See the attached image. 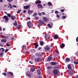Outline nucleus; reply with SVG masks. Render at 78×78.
Masks as SVG:
<instances>
[{
  "mask_svg": "<svg viewBox=\"0 0 78 78\" xmlns=\"http://www.w3.org/2000/svg\"><path fill=\"white\" fill-rule=\"evenodd\" d=\"M68 66V69L70 70L69 73V74L70 76H72L73 74V69L72 68L71 65L70 64Z\"/></svg>",
  "mask_w": 78,
  "mask_h": 78,
  "instance_id": "obj_1",
  "label": "nucleus"
},
{
  "mask_svg": "<svg viewBox=\"0 0 78 78\" xmlns=\"http://www.w3.org/2000/svg\"><path fill=\"white\" fill-rule=\"evenodd\" d=\"M14 23H13L15 27H17L18 28H19L21 26L20 25L17 24V22L16 20H14Z\"/></svg>",
  "mask_w": 78,
  "mask_h": 78,
  "instance_id": "obj_2",
  "label": "nucleus"
},
{
  "mask_svg": "<svg viewBox=\"0 0 78 78\" xmlns=\"http://www.w3.org/2000/svg\"><path fill=\"white\" fill-rule=\"evenodd\" d=\"M27 26L30 28H31L33 27V25L31 21H29L27 23Z\"/></svg>",
  "mask_w": 78,
  "mask_h": 78,
  "instance_id": "obj_3",
  "label": "nucleus"
},
{
  "mask_svg": "<svg viewBox=\"0 0 78 78\" xmlns=\"http://www.w3.org/2000/svg\"><path fill=\"white\" fill-rule=\"evenodd\" d=\"M45 52H47L48 51L50 50V48H49L48 46H46L44 48Z\"/></svg>",
  "mask_w": 78,
  "mask_h": 78,
  "instance_id": "obj_4",
  "label": "nucleus"
},
{
  "mask_svg": "<svg viewBox=\"0 0 78 78\" xmlns=\"http://www.w3.org/2000/svg\"><path fill=\"white\" fill-rule=\"evenodd\" d=\"M38 23L39 25H42L44 23L42 20H40L38 21Z\"/></svg>",
  "mask_w": 78,
  "mask_h": 78,
  "instance_id": "obj_5",
  "label": "nucleus"
},
{
  "mask_svg": "<svg viewBox=\"0 0 78 78\" xmlns=\"http://www.w3.org/2000/svg\"><path fill=\"white\" fill-rule=\"evenodd\" d=\"M53 73L55 74V75H57L58 73V71L57 70V69H54L53 70Z\"/></svg>",
  "mask_w": 78,
  "mask_h": 78,
  "instance_id": "obj_6",
  "label": "nucleus"
},
{
  "mask_svg": "<svg viewBox=\"0 0 78 78\" xmlns=\"http://www.w3.org/2000/svg\"><path fill=\"white\" fill-rule=\"evenodd\" d=\"M23 8L25 9H30V7L29 5H26L23 6Z\"/></svg>",
  "mask_w": 78,
  "mask_h": 78,
  "instance_id": "obj_7",
  "label": "nucleus"
},
{
  "mask_svg": "<svg viewBox=\"0 0 78 78\" xmlns=\"http://www.w3.org/2000/svg\"><path fill=\"white\" fill-rule=\"evenodd\" d=\"M27 12L28 14H29V15H30V14H32V13L33 12L32 10H30V9H28Z\"/></svg>",
  "mask_w": 78,
  "mask_h": 78,
  "instance_id": "obj_8",
  "label": "nucleus"
},
{
  "mask_svg": "<svg viewBox=\"0 0 78 78\" xmlns=\"http://www.w3.org/2000/svg\"><path fill=\"white\" fill-rule=\"evenodd\" d=\"M36 55L38 57H41L42 56V54L40 53H37L36 54Z\"/></svg>",
  "mask_w": 78,
  "mask_h": 78,
  "instance_id": "obj_9",
  "label": "nucleus"
},
{
  "mask_svg": "<svg viewBox=\"0 0 78 78\" xmlns=\"http://www.w3.org/2000/svg\"><path fill=\"white\" fill-rule=\"evenodd\" d=\"M35 70H36V68H34V67H32L31 68L30 70L31 72H33Z\"/></svg>",
  "mask_w": 78,
  "mask_h": 78,
  "instance_id": "obj_10",
  "label": "nucleus"
},
{
  "mask_svg": "<svg viewBox=\"0 0 78 78\" xmlns=\"http://www.w3.org/2000/svg\"><path fill=\"white\" fill-rule=\"evenodd\" d=\"M3 19H5V20H9V18L7 16H4L3 17Z\"/></svg>",
  "mask_w": 78,
  "mask_h": 78,
  "instance_id": "obj_11",
  "label": "nucleus"
},
{
  "mask_svg": "<svg viewBox=\"0 0 78 78\" xmlns=\"http://www.w3.org/2000/svg\"><path fill=\"white\" fill-rule=\"evenodd\" d=\"M58 37H59V36H58V35L55 34L54 35V38L55 39H58Z\"/></svg>",
  "mask_w": 78,
  "mask_h": 78,
  "instance_id": "obj_12",
  "label": "nucleus"
},
{
  "mask_svg": "<svg viewBox=\"0 0 78 78\" xmlns=\"http://www.w3.org/2000/svg\"><path fill=\"white\" fill-rule=\"evenodd\" d=\"M26 75H27V76L29 78H31V75L30 74V73H26Z\"/></svg>",
  "mask_w": 78,
  "mask_h": 78,
  "instance_id": "obj_13",
  "label": "nucleus"
},
{
  "mask_svg": "<svg viewBox=\"0 0 78 78\" xmlns=\"http://www.w3.org/2000/svg\"><path fill=\"white\" fill-rule=\"evenodd\" d=\"M37 6H38V8H43V6H42V5L40 4H38L37 5Z\"/></svg>",
  "mask_w": 78,
  "mask_h": 78,
  "instance_id": "obj_14",
  "label": "nucleus"
},
{
  "mask_svg": "<svg viewBox=\"0 0 78 78\" xmlns=\"http://www.w3.org/2000/svg\"><path fill=\"white\" fill-rule=\"evenodd\" d=\"M11 19L12 20H15L16 19V17L15 16H14L13 15L11 17Z\"/></svg>",
  "mask_w": 78,
  "mask_h": 78,
  "instance_id": "obj_15",
  "label": "nucleus"
},
{
  "mask_svg": "<svg viewBox=\"0 0 78 78\" xmlns=\"http://www.w3.org/2000/svg\"><path fill=\"white\" fill-rule=\"evenodd\" d=\"M42 3V2L40 0L37 1L35 2V4H36V5L38 4V3Z\"/></svg>",
  "mask_w": 78,
  "mask_h": 78,
  "instance_id": "obj_16",
  "label": "nucleus"
},
{
  "mask_svg": "<svg viewBox=\"0 0 78 78\" xmlns=\"http://www.w3.org/2000/svg\"><path fill=\"white\" fill-rule=\"evenodd\" d=\"M42 61V58H38L36 61L37 62H40Z\"/></svg>",
  "mask_w": 78,
  "mask_h": 78,
  "instance_id": "obj_17",
  "label": "nucleus"
},
{
  "mask_svg": "<svg viewBox=\"0 0 78 78\" xmlns=\"http://www.w3.org/2000/svg\"><path fill=\"white\" fill-rule=\"evenodd\" d=\"M64 47H65V44L64 43H62V44L60 45V47L61 48H63Z\"/></svg>",
  "mask_w": 78,
  "mask_h": 78,
  "instance_id": "obj_18",
  "label": "nucleus"
},
{
  "mask_svg": "<svg viewBox=\"0 0 78 78\" xmlns=\"http://www.w3.org/2000/svg\"><path fill=\"white\" fill-rule=\"evenodd\" d=\"M52 59V58L50 57H48V58L47 59V61H51Z\"/></svg>",
  "mask_w": 78,
  "mask_h": 78,
  "instance_id": "obj_19",
  "label": "nucleus"
},
{
  "mask_svg": "<svg viewBox=\"0 0 78 78\" xmlns=\"http://www.w3.org/2000/svg\"><path fill=\"white\" fill-rule=\"evenodd\" d=\"M54 56H57L58 55H59V54L58 52H56L54 53Z\"/></svg>",
  "mask_w": 78,
  "mask_h": 78,
  "instance_id": "obj_20",
  "label": "nucleus"
},
{
  "mask_svg": "<svg viewBox=\"0 0 78 78\" xmlns=\"http://www.w3.org/2000/svg\"><path fill=\"white\" fill-rule=\"evenodd\" d=\"M2 38H3V39H4L5 38V39H8V36H5L4 35H2Z\"/></svg>",
  "mask_w": 78,
  "mask_h": 78,
  "instance_id": "obj_21",
  "label": "nucleus"
},
{
  "mask_svg": "<svg viewBox=\"0 0 78 78\" xmlns=\"http://www.w3.org/2000/svg\"><path fill=\"white\" fill-rule=\"evenodd\" d=\"M50 64L51 65H52V66H55L56 65V63L55 62H51Z\"/></svg>",
  "mask_w": 78,
  "mask_h": 78,
  "instance_id": "obj_22",
  "label": "nucleus"
},
{
  "mask_svg": "<svg viewBox=\"0 0 78 78\" xmlns=\"http://www.w3.org/2000/svg\"><path fill=\"white\" fill-rule=\"evenodd\" d=\"M1 22H4L5 23H6V22H8V20H2L1 21Z\"/></svg>",
  "mask_w": 78,
  "mask_h": 78,
  "instance_id": "obj_23",
  "label": "nucleus"
},
{
  "mask_svg": "<svg viewBox=\"0 0 78 78\" xmlns=\"http://www.w3.org/2000/svg\"><path fill=\"white\" fill-rule=\"evenodd\" d=\"M1 42H3V43H6V40L4 39V40H2L1 41Z\"/></svg>",
  "mask_w": 78,
  "mask_h": 78,
  "instance_id": "obj_24",
  "label": "nucleus"
},
{
  "mask_svg": "<svg viewBox=\"0 0 78 78\" xmlns=\"http://www.w3.org/2000/svg\"><path fill=\"white\" fill-rule=\"evenodd\" d=\"M65 61L66 62H69V61H70V58H66Z\"/></svg>",
  "mask_w": 78,
  "mask_h": 78,
  "instance_id": "obj_25",
  "label": "nucleus"
},
{
  "mask_svg": "<svg viewBox=\"0 0 78 78\" xmlns=\"http://www.w3.org/2000/svg\"><path fill=\"white\" fill-rule=\"evenodd\" d=\"M48 6H53L52 4H51V3L50 2H48Z\"/></svg>",
  "mask_w": 78,
  "mask_h": 78,
  "instance_id": "obj_26",
  "label": "nucleus"
},
{
  "mask_svg": "<svg viewBox=\"0 0 78 78\" xmlns=\"http://www.w3.org/2000/svg\"><path fill=\"white\" fill-rule=\"evenodd\" d=\"M0 51L1 52H3L5 51V49L4 48H2L0 49Z\"/></svg>",
  "mask_w": 78,
  "mask_h": 78,
  "instance_id": "obj_27",
  "label": "nucleus"
},
{
  "mask_svg": "<svg viewBox=\"0 0 78 78\" xmlns=\"http://www.w3.org/2000/svg\"><path fill=\"white\" fill-rule=\"evenodd\" d=\"M41 45L42 46L44 45V41H40V42Z\"/></svg>",
  "mask_w": 78,
  "mask_h": 78,
  "instance_id": "obj_28",
  "label": "nucleus"
},
{
  "mask_svg": "<svg viewBox=\"0 0 78 78\" xmlns=\"http://www.w3.org/2000/svg\"><path fill=\"white\" fill-rule=\"evenodd\" d=\"M42 19L43 20H47V17H42Z\"/></svg>",
  "mask_w": 78,
  "mask_h": 78,
  "instance_id": "obj_29",
  "label": "nucleus"
},
{
  "mask_svg": "<svg viewBox=\"0 0 78 78\" xmlns=\"http://www.w3.org/2000/svg\"><path fill=\"white\" fill-rule=\"evenodd\" d=\"M47 26L48 27L50 28H52V26L50 25V24H48L47 25Z\"/></svg>",
  "mask_w": 78,
  "mask_h": 78,
  "instance_id": "obj_30",
  "label": "nucleus"
},
{
  "mask_svg": "<svg viewBox=\"0 0 78 78\" xmlns=\"http://www.w3.org/2000/svg\"><path fill=\"white\" fill-rule=\"evenodd\" d=\"M9 6L10 8V9H12V6L11 5V3L9 4Z\"/></svg>",
  "mask_w": 78,
  "mask_h": 78,
  "instance_id": "obj_31",
  "label": "nucleus"
},
{
  "mask_svg": "<svg viewBox=\"0 0 78 78\" xmlns=\"http://www.w3.org/2000/svg\"><path fill=\"white\" fill-rule=\"evenodd\" d=\"M37 15V14L36 13H35L33 14V16L34 17H36V16Z\"/></svg>",
  "mask_w": 78,
  "mask_h": 78,
  "instance_id": "obj_32",
  "label": "nucleus"
},
{
  "mask_svg": "<svg viewBox=\"0 0 78 78\" xmlns=\"http://www.w3.org/2000/svg\"><path fill=\"white\" fill-rule=\"evenodd\" d=\"M20 11H22V9H20L18 10L17 12V13L18 14H19L20 13Z\"/></svg>",
  "mask_w": 78,
  "mask_h": 78,
  "instance_id": "obj_33",
  "label": "nucleus"
},
{
  "mask_svg": "<svg viewBox=\"0 0 78 78\" xmlns=\"http://www.w3.org/2000/svg\"><path fill=\"white\" fill-rule=\"evenodd\" d=\"M8 17H11V14L10 13H8L7 14Z\"/></svg>",
  "mask_w": 78,
  "mask_h": 78,
  "instance_id": "obj_34",
  "label": "nucleus"
},
{
  "mask_svg": "<svg viewBox=\"0 0 78 78\" xmlns=\"http://www.w3.org/2000/svg\"><path fill=\"white\" fill-rule=\"evenodd\" d=\"M8 74L11 75H12V76H13V73L11 72H8Z\"/></svg>",
  "mask_w": 78,
  "mask_h": 78,
  "instance_id": "obj_35",
  "label": "nucleus"
},
{
  "mask_svg": "<svg viewBox=\"0 0 78 78\" xmlns=\"http://www.w3.org/2000/svg\"><path fill=\"white\" fill-rule=\"evenodd\" d=\"M37 72L38 74V75H41V71L39 70H37Z\"/></svg>",
  "mask_w": 78,
  "mask_h": 78,
  "instance_id": "obj_36",
  "label": "nucleus"
},
{
  "mask_svg": "<svg viewBox=\"0 0 78 78\" xmlns=\"http://www.w3.org/2000/svg\"><path fill=\"white\" fill-rule=\"evenodd\" d=\"M3 53H0V57H2L3 56Z\"/></svg>",
  "mask_w": 78,
  "mask_h": 78,
  "instance_id": "obj_37",
  "label": "nucleus"
},
{
  "mask_svg": "<svg viewBox=\"0 0 78 78\" xmlns=\"http://www.w3.org/2000/svg\"><path fill=\"white\" fill-rule=\"evenodd\" d=\"M62 19H64L66 18V16H63L62 17Z\"/></svg>",
  "mask_w": 78,
  "mask_h": 78,
  "instance_id": "obj_38",
  "label": "nucleus"
},
{
  "mask_svg": "<svg viewBox=\"0 0 78 78\" xmlns=\"http://www.w3.org/2000/svg\"><path fill=\"white\" fill-rule=\"evenodd\" d=\"M6 45L7 46V47H9V46H10V44H9V43H8L7 44H6Z\"/></svg>",
  "mask_w": 78,
  "mask_h": 78,
  "instance_id": "obj_39",
  "label": "nucleus"
},
{
  "mask_svg": "<svg viewBox=\"0 0 78 78\" xmlns=\"http://www.w3.org/2000/svg\"><path fill=\"white\" fill-rule=\"evenodd\" d=\"M74 63L75 64H78V62H74Z\"/></svg>",
  "mask_w": 78,
  "mask_h": 78,
  "instance_id": "obj_40",
  "label": "nucleus"
},
{
  "mask_svg": "<svg viewBox=\"0 0 78 78\" xmlns=\"http://www.w3.org/2000/svg\"><path fill=\"white\" fill-rule=\"evenodd\" d=\"M51 68H52V67H51V66L48 67V69H51Z\"/></svg>",
  "mask_w": 78,
  "mask_h": 78,
  "instance_id": "obj_41",
  "label": "nucleus"
},
{
  "mask_svg": "<svg viewBox=\"0 0 78 78\" xmlns=\"http://www.w3.org/2000/svg\"><path fill=\"white\" fill-rule=\"evenodd\" d=\"M55 14H57L59 13V12L58 11H55Z\"/></svg>",
  "mask_w": 78,
  "mask_h": 78,
  "instance_id": "obj_42",
  "label": "nucleus"
},
{
  "mask_svg": "<svg viewBox=\"0 0 78 78\" xmlns=\"http://www.w3.org/2000/svg\"><path fill=\"white\" fill-rule=\"evenodd\" d=\"M35 19H36V20H38L39 19V17L37 16L35 17Z\"/></svg>",
  "mask_w": 78,
  "mask_h": 78,
  "instance_id": "obj_43",
  "label": "nucleus"
},
{
  "mask_svg": "<svg viewBox=\"0 0 78 78\" xmlns=\"http://www.w3.org/2000/svg\"><path fill=\"white\" fill-rule=\"evenodd\" d=\"M42 15H45L46 14L45 13V12H42L41 13Z\"/></svg>",
  "mask_w": 78,
  "mask_h": 78,
  "instance_id": "obj_44",
  "label": "nucleus"
},
{
  "mask_svg": "<svg viewBox=\"0 0 78 78\" xmlns=\"http://www.w3.org/2000/svg\"><path fill=\"white\" fill-rule=\"evenodd\" d=\"M60 11L62 12H64V9H61Z\"/></svg>",
  "mask_w": 78,
  "mask_h": 78,
  "instance_id": "obj_45",
  "label": "nucleus"
},
{
  "mask_svg": "<svg viewBox=\"0 0 78 78\" xmlns=\"http://www.w3.org/2000/svg\"><path fill=\"white\" fill-rule=\"evenodd\" d=\"M2 74V75H4V76H6V74L5 73H3Z\"/></svg>",
  "mask_w": 78,
  "mask_h": 78,
  "instance_id": "obj_46",
  "label": "nucleus"
},
{
  "mask_svg": "<svg viewBox=\"0 0 78 78\" xmlns=\"http://www.w3.org/2000/svg\"><path fill=\"white\" fill-rule=\"evenodd\" d=\"M28 52V51H27V49H25V53H26Z\"/></svg>",
  "mask_w": 78,
  "mask_h": 78,
  "instance_id": "obj_47",
  "label": "nucleus"
},
{
  "mask_svg": "<svg viewBox=\"0 0 78 78\" xmlns=\"http://www.w3.org/2000/svg\"><path fill=\"white\" fill-rule=\"evenodd\" d=\"M8 50H9V49H6L5 50V53H6V52H7V51H8Z\"/></svg>",
  "mask_w": 78,
  "mask_h": 78,
  "instance_id": "obj_48",
  "label": "nucleus"
},
{
  "mask_svg": "<svg viewBox=\"0 0 78 78\" xmlns=\"http://www.w3.org/2000/svg\"><path fill=\"white\" fill-rule=\"evenodd\" d=\"M31 52H34V50L33 49H31Z\"/></svg>",
  "mask_w": 78,
  "mask_h": 78,
  "instance_id": "obj_49",
  "label": "nucleus"
},
{
  "mask_svg": "<svg viewBox=\"0 0 78 78\" xmlns=\"http://www.w3.org/2000/svg\"><path fill=\"white\" fill-rule=\"evenodd\" d=\"M41 14H42L41 13L39 12L38 13V15H39V16H42V15Z\"/></svg>",
  "mask_w": 78,
  "mask_h": 78,
  "instance_id": "obj_50",
  "label": "nucleus"
},
{
  "mask_svg": "<svg viewBox=\"0 0 78 78\" xmlns=\"http://www.w3.org/2000/svg\"><path fill=\"white\" fill-rule=\"evenodd\" d=\"M57 17H58V18H59V17L60 16L59 15H58V14L56 15Z\"/></svg>",
  "mask_w": 78,
  "mask_h": 78,
  "instance_id": "obj_51",
  "label": "nucleus"
},
{
  "mask_svg": "<svg viewBox=\"0 0 78 78\" xmlns=\"http://www.w3.org/2000/svg\"><path fill=\"white\" fill-rule=\"evenodd\" d=\"M22 48H25V45H24L23 46Z\"/></svg>",
  "mask_w": 78,
  "mask_h": 78,
  "instance_id": "obj_52",
  "label": "nucleus"
},
{
  "mask_svg": "<svg viewBox=\"0 0 78 78\" xmlns=\"http://www.w3.org/2000/svg\"><path fill=\"white\" fill-rule=\"evenodd\" d=\"M34 45H35V46H37V45H38L36 43H34Z\"/></svg>",
  "mask_w": 78,
  "mask_h": 78,
  "instance_id": "obj_53",
  "label": "nucleus"
},
{
  "mask_svg": "<svg viewBox=\"0 0 78 78\" xmlns=\"http://www.w3.org/2000/svg\"><path fill=\"white\" fill-rule=\"evenodd\" d=\"M12 6L13 7H14V8H17V6H16V5H13Z\"/></svg>",
  "mask_w": 78,
  "mask_h": 78,
  "instance_id": "obj_54",
  "label": "nucleus"
},
{
  "mask_svg": "<svg viewBox=\"0 0 78 78\" xmlns=\"http://www.w3.org/2000/svg\"><path fill=\"white\" fill-rule=\"evenodd\" d=\"M78 52H77L75 54L76 55V56H78Z\"/></svg>",
  "mask_w": 78,
  "mask_h": 78,
  "instance_id": "obj_55",
  "label": "nucleus"
},
{
  "mask_svg": "<svg viewBox=\"0 0 78 78\" xmlns=\"http://www.w3.org/2000/svg\"><path fill=\"white\" fill-rule=\"evenodd\" d=\"M8 2H9V3H11V1L10 0H7Z\"/></svg>",
  "mask_w": 78,
  "mask_h": 78,
  "instance_id": "obj_56",
  "label": "nucleus"
},
{
  "mask_svg": "<svg viewBox=\"0 0 78 78\" xmlns=\"http://www.w3.org/2000/svg\"><path fill=\"white\" fill-rule=\"evenodd\" d=\"M76 41H77V42H78V37H77L76 38Z\"/></svg>",
  "mask_w": 78,
  "mask_h": 78,
  "instance_id": "obj_57",
  "label": "nucleus"
},
{
  "mask_svg": "<svg viewBox=\"0 0 78 78\" xmlns=\"http://www.w3.org/2000/svg\"><path fill=\"white\" fill-rule=\"evenodd\" d=\"M45 39H46L47 38V35H45V37H44Z\"/></svg>",
  "mask_w": 78,
  "mask_h": 78,
  "instance_id": "obj_58",
  "label": "nucleus"
},
{
  "mask_svg": "<svg viewBox=\"0 0 78 78\" xmlns=\"http://www.w3.org/2000/svg\"><path fill=\"white\" fill-rule=\"evenodd\" d=\"M38 46V45H37V46H35V48H37V46Z\"/></svg>",
  "mask_w": 78,
  "mask_h": 78,
  "instance_id": "obj_59",
  "label": "nucleus"
},
{
  "mask_svg": "<svg viewBox=\"0 0 78 78\" xmlns=\"http://www.w3.org/2000/svg\"><path fill=\"white\" fill-rule=\"evenodd\" d=\"M27 19L28 20H30V17H27Z\"/></svg>",
  "mask_w": 78,
  "mask_h": 78,
  "instance_id": "obj_60",
  "label": "nucleus"
},
{
  "mask_svg": "<svg viewBox=\"0 0 78 78\" xmlns=\"http://www.w3.org/2000/svg\"><path fill=\"white\" fill-rule=\"evenodd\" d=\"M23 12L24 13H25V12H26V10H23Z\"/></svg>",
  "mask_w": 78,
  "mask_h": 78,
  "instance_id": "obj_61",
  "label": "nucleus"
},
{
  "mask_svg": "<svg viewBox=\"0 0 78 78\" xmlns=\"http://www.w3.org/2000/svg\"><path fill=\"white\" fill-rule=\"evenodd\" d=\"M75 78H78V75H77L76 76Z\"/></svg>",
  "mask_w": 78,
  "mask_h": 78,
  "instance_id": "obj_62",
  "label": "nucleus"
},
{
  "mask_svg": "<svg viewBox=\"0 0 78 78\" xmlns=\"http://www.w3.org/2000/svg\"><path fill=\"white\" fill-rule=\"evenodd\" d=\"M41 48H39L38 49V50H41Z\"/></svg>",
  "mask_w": 78,
  "mask_h": 78,
  "instance_id": "obj_63",
  "label": "nucleus"
},
{
  "mask_svg": "<svg viewBox=\"0 0 78 78\" xmlns=\"http://www.w3.org/2000/svg\"><path fill=\"white\" fill-rule=\"evenodd\" d=\"M48 20H44V22H47Z\"/></svg>",
  "mask_w": 78,
  "mask_h": 78,
  "instance_id": "obj_64",
  "label": "nucleus"
}]
</instances>
